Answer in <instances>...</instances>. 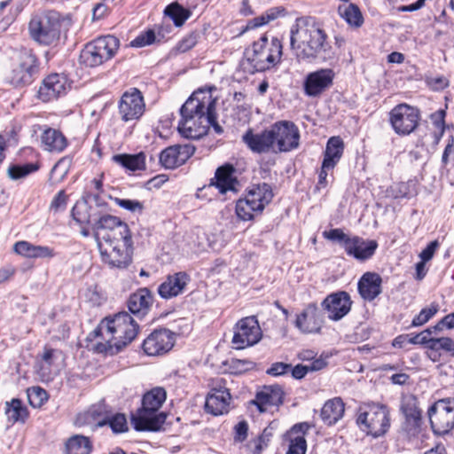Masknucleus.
<instances>
[{"instance_id":"22","label":"nucleus","mask_w":454,"mask_h":454,"mask_svg":"<svg viewBox=\"0 0 454 454\" xmlns=\"http://www.w3.org/2000/svg\"><path fill=\"white\" fill-rule=\"evenodd\" d=\"M190 281L191 278L185 271L169 274L159 286L158 294L162 299L167 300L176 297L184 293Z\"/></svg>"},{"instance_id":"13","label":"nucleus","mask_w":454,"mask_h":454,"mask_svg":"<svg viewBox=\"0 0 454 454\" xmlns=\"http://www.w3.org/2000/svg\"><path fill=\"white\" fill-rule=\"evenodd\" d=\"M400 411L404 417L402 423V431L410 440L416 438L422 430V411L419 408L418 398L414 395H408L402 398Z\"/></svg>"},{"instance_id":"12","label":"nucleus","mask_w":454,"mask_h":454,"mask_svg":"<svg viewBox=\"0 0 454 454\" xmlns=\"http://www.w3.org/2000/svg\"><path fill=\"white\" fill-rule=\"evenodd\" d=\"M231 342L236 349H244L257 344L262 338V331L255 316L241 318L233 328Z\"/></svg>"},{"instance_id":"56","label":"nucleus","mask_w":454,"mask_h":454,"mask_svg":"<svg viewBox=\"0 0 454 454\" xmlns=\"http://www.w3.org/2000/svg\"><path fill=\"white\" fill-rule=\"evenodd\" d=\"M307 450V442L302 435H298L291 439L286 454H305Z\"/></svg>"},{"instance_id":"33","label":"nucleus","mask_w":454,"mask_h":454,"mask_svg":"<svg viewBox=\"0 0 454 454\" xmlns=\"http://www.w3.org/2000/svg\"><path fill=\"white\" fill-rule=\"evenodd\" d=\"M344 411L343 401L340 397H335L325 403L320 416L325 425L332 426L342 418Z\"/></svg>"},{"instance_id":"35","label":"nucleus","mask_w":454,"mask_h":454,"mask_svg":"<svg viewBox=\"0 0 454 454\" xmlns=\"http://www.w3.org/2000/svg\"><path fill=\"white\" fill-rule=\"evenodd\" d=\"M344 143L340 137H332L326 144L324 153V168H335L342 157Z\"/></svg>"},{"instance_id":"54","label":"nucleus","mask_w":454,"mask_h":454,"mask_svg":"<svg viewBox=\"0 0 454 454\" xmlns=\"http://www.w3.org/2000/svg\"><path fill=\"white\" fill-rule=\"evenodd\" d=\"M155 38L156 36L154 31L148 29L147 31L141 33L133 41H131L130 45L132 47H144L153 43L155 42Z\"/></svg>"},{"instance_id":"61","label":"nucleus","mask_w":454,"mask_h":454,"mask_svg":"<svg viewBox=\"0 0 454 454\" xmlns=\"http://www.w3.org/2000/svg\"><path fill=\"white\" fill-rule=\"evenodd\" d=\"M440 247V243L438 240H434V241H431L427 247L426 248H424L420 254H419V258L421 259V261L423 262H428L430 261L433 257H434V254L435 253V251L439 248Z\"/></svg>"},{"instance_id":"41","label":"nucleus","mask_w":454,"mask_h":454,"mask_svg":"<svg viewBox=\"0 0 454 454\" xmlns=\"http://www.w3.org/2000/svg\"><path fill=\"white\" fill-rule=\"evenodd\" d=\"M80 61L86 67H95L102 65L106 60L90 42L82 51L80 54Z\"/></svg>"},{"instance_id":"28","label":"nucleus","mask_w":454,"mask_h":454,"mask_svg":"<svg viewBox=\"0 0 454 454\" xmlns=\"http://www.w3.org/2000/svg\"><path fill=\"white\" fill-rule=\"evenodd\" d=\"M122 221L108 214L100 215L92 224L94 236L99 243H106Z\"/></svg>"},{"instance_id":"60","label":"nucleus","mask_w":454,"mask_h":454,"mask_svg":"<svg viewBox=\"0 0 454 454\" xmlns=\"http://www.w3.org/2000/svg\"><path fill=\"white\" fill-rule=\"evenodd\" d=\"M67 196L65 193V191L61 190L53 198L50 207L51 210H53L55 212L64 210L67 206Z\"/></svg>"},{"instance_id":"57","label":"nucleus","mask_w":454,"mask_h":454,"mask_svg":"<svg viewBox=\"0 0 454 454\" xmlns=\"http://www.w3.org/2000/svg\"><path fill=\"white\" fill-rule=\"evenodd\" d=\"M292 368L291 364L283 362L273 363L270 367L266 370V373L270 376L278 377L286 374Z\"/></svg>"},{"instance_id":"18","label":"nucleus","mask_w":454,"mask_h":454,"mask_svg":"<svg viewBox=\"0 0 454 454\" xmlns=\"http://www.w3.org/2000/svg\"><path fill=\"white\" fill-rule=\"evenodd\" d=\"M195 150V146L191 144L168 146L160 153V162L165 168H176L184 164L194 154Z\"/></svg>"},{"instance_id":"24","label":"nucleus","mask_w":454,"mask_h":454,"mask_svg":"<svg viewBox=\"0 0 454 454\" xmlns=\"http://www.w3.org/2000/svg\"><path fill=\"white\" fill-rule=\"evenodd\" d=\"M67 90L66 78L59 74H52L43 81L38 90V97L43 101L48 102L66 94Z\"/></svg>"},{"instance_id":"7","label":"nucleus","mask_w":454,"mask_h":454,"mask_svg":"<svg viewBox=\"0 0 454 454\" xmlns=\"http://www.w3.org/2000/svg\"><path fill=\"white\" fill-rule=\"evenodd\" d=\"M11 70L6 74L5 80L15 88H23L33 82L39 72V61L29 49H21L12 58Z\"/></svg>"},{"instance_id":"38","label":"nucleus","mask_w":454,"mask_h":454,"mask_svg":"<svg viewBox=\"0 0 454 454\" xmlns=\"http://www.w3.org/2000/svg\"><path fill=\"white\" fill-rule=\"evenodd\" d=\"M225 392L222 390H215V392L207 395L205 402V411L214 416L223 413L226 407Z\"/></svg>"},{"instance_id":"50","label":"nucleus","mask_w":454,"mask_h":454,"mask_svg":"<svg viewBox=\"0 0 454 454\" xmlns=\"http://www.w3.org/2000/svg\"><path fill=\"white\" fill-rule=\"evenodd\" d=\"M442 350L454 356V340L449 337L435 338L432 340V352Z\"/></svg>"},{"instance_id":"5","label":"nucleus","mask_w":454,"mask_h":454,"mask_svg":"<svg viewBox=\"0 0 454 454\" xmlns=\"http://www.w3.org/2000/svg\"><path fill=\"white\" fill-rule=\"evenodd\" d=\"M246 59L240 62V68L247 74L264 72L277 65L282 56V43L273 37L269 42L266 35L254 42L251 50H247Z\"/></svg>"},{"instance_id":"16","label":"nucleus","mask_w":454,"mask_h":454,"mask_svg":"<svg viewBox=\"0 0 454 454\" xmlns=\"http://www.w3.org/2000/svg\"><path fill=\"white\" fill-rule=\"evenodd\" d=\"M174 344V333L167 328H159L144 340L142 348L147 356H161L171 350Z\"/></svg>"},{"instance_id":"49","label":"nucleus","mask_w":454,"mask_h":454,"mask_svg":"<svg viewBox=\"0 0 454 454\" xmlns=\"http://www.w3.org/2000/svg\"><path fill=\"white\" fill-rule=\"evenodd\" d=\"M341 16L349 25L360 27L363 23L361 12L359 8L353 4H350L344 9Z\"/></svg>"},{"instance_id":"6","label":"nucleus","mask_w":454,"mask_h":454,"mask_svg":"<svg viewBox=\"0 0 454 454\" xmlns=\"http://www.w3.org/2000/svg\"><path fill=\"white\" fill-rule=\"evenodd\" d=\"M166 400V391L162 387H154L144 395L142 407L133 416L131 422L137 431H158L167 419V414L159 412Z\"/></svg>"},{"instance_id":"8","label":"nucleus","mask_w":454,"mask_h":454,"mask_svg":"<svg viewBox=\"0 0 454 454\" xmlns=\"http://www.w3.org/2000/svg\"><path fill=\"white\" fill-rule=\"evenodd\" d=\"M356 423L367 434L375 438L384 435L390 427L389 410L384 404H365L359 409Z\"/></svg>"},{"instance_id":"42","label":"nucleus","mask_w":454,"mask_h":454,"mask_svg":"<svg viewBox=\"0 0 454 454\" xmlns=\"http://www.w3.org/2000/svg\"><path fill=\"white\" fill-rule=\"evenodd\" d=\"M164 13L173 20L176 27H181L191 16V12L184 8L178 3H173L168 5Z\"/></svg>"},{"instance_id":"43","label":"nucleus","mask_w":454,"mask_h":454,"mask_svg":"<svg viewBox=\"0 0 454 454\" xmlns=\"http://www.w3.org/2000/svg\"><path fill=\"white\" fill-rule=\"evenodd\" d=\"M39 169L38 163L11 164L7 168V175L12 180L26 177Z\"/></svg>"},{"instance_id":"59","label":"nucleus","mask_w":454,"mask_h":454,"mask_svg":"<svg viewBox=\"0 0 454 454\" xmlns=\"http://www.w3.org/2000/svg\"><path fill=\"white\" fill-rule=\"evenodd\" d=\"M248 433V424L246 420L239 421L234 427V442H243L247 437Z\"/></svg>"},{"instance_id":"23","label":"nucleus","mask_w":454,"mask_h":454,"mask_svg":"<svg viewBox=\"0 0 454 454\" xmlns=\"http://www.w3.org/2000/svg\"><path fill=\"white\" fill-rule=\"evenodd\" d=\"M153 301L152 292L148 288L143 287L129 295L127 306L134 316L141 319L149 313Z\"/></svg>"},{"instance_id":"58","label":"nucleus","mask_w":454,"mask_h":454,"mask_svg":"<svg viewBox=\"0 0 454 454\" xmlns=\"http://www.w3.org/2000/svg\"><path fill=\"white\" fill-rule=\"evenodd\" d=\"M117 205L126 210L130 212H139L142 213L144 209V205L138 200H132L127 199H116L115 200Z\"/></svg>"},{"instance_id":"63","label":"nucleus","mask_w":454,"mask_h":454,"mask_svg":"<svg viewBox=\"0 0 454 454\" xmlns=\"http://www.w3.org/2000/svg\"><path fill=\"white\" fill-rule=\"evenodd\" d=\"M267 15V19L269 22H271L275 20H277L279 17H284L286 15L287 12L285 7L283 6H275L268 9L265 12Z\"/></svg>"},{"instance_id":"62","label":"nucleus","mask_w":454,"mask_h":454,"mask_svg":"<svg viewBox=\"0 0 454 454\" xmlns=\"http://www.w3.org/2000/svg\"><path fill=\"white\" fill-rule=\"evenodd\" d=\"M198 41V35L197 34H190L186 37H184L182 41L179 42L177 45V50L180 52H185L189 50H191Z\"/></svg>"},{"instance_id":"45","label":"nucleus","mask_w":454,"mask_h":454,"mask_svg":"<svg viewBox=\"0 0 454 454\" xmlns=\"http://www.w3.org/2000/svg\"><path fill=\"white\" fill-rule=\"evenodd\" d=\"M71 163L72 159L70 157L61 158L52 168L50 175V179L54 182H59L63 180L68 173Z\"/></svg>"},{"instance_id":"36","label":"nucleus","mask_w":454,"mask_h":454,"mask_svg":"<svg viewBox=\"0 0 454 454\" xmlns=\"http://www.w3.org/2000/svg\"><path fill=\"white\" fill-rule=\"evenodd\" d=\"M90 43L106 61L114 57L120 47L119 39L111 35L98 37L91 41Z\"/></svg>"},{"instance_id":"32","label":"nucleus","mask_w":454,"mask_h":454,"mask_svg":"<svg viewBox=\"0 0 454 454\" xmlns=\"http://www.w3.org/2000/svg\"><path fill=\"white\" fill-rule=\"evenodd\" d=\"M246 198L252 202L258 212L262 213L265 206L272 200L271 186L266 183L259 184L247 192Z\"/></svg>"},{"instance_id":"19","label":"nucleus","mask_w":454,"mask_h":454,"mask_svg":"<svg viewBox=\"0 0 454 454\" xmlns=\"http://www.w3.org/2000/svg\"><path fill=\"white\" fill-rule=\"evenodd\" d=\"M321 305L331 320L338 321L350 311L352 301L347 292L339 291L327 295Z\"/></svg>"},{"instance_id":"2","label":"nucleus","mask_w":454,"mask_h":454,"mask_svg":"<svg viewBox=\"0 0 454 454\" xmlns=\"http://www.w3.org/2000/svg\"><path fill=\"white\" fill-rule=\"evenodd\" d=\"M322 25L310 16L295 20L290 31V44L299 60L333 61L337 59L335 49L327 41Z\"/></svg>"},{"instance_id":"29","label":"nucleus","mask_w":454,"mask_h":454,"mask_svg":"<svg viewBox=\"0 0 454 454\" xmlns=\"http://www.w3.org/2000/svg\"><path fill=\"white\" fill-rule=\"evenodd\" d=\"M381 284L382 278L378 273L365 272L358 281V293L364 300L372 301L381 293Z\"/></svg>"},{"instance_id":"44","label":"nucleus","mask_w":454,"mask_h":454,"mask_svg":"<svg viewBox=\"0 0 454 454\" xmlns=\"http://www.w3.org/2000/svg\"><path fill=\"white\" fill-rule=\"evenodd\" d=\"M236 214L240 220L250 221L254 219L255 214H261V212H258L252 202L245 197L237 201Z\"/></svg>"},{"instance_id":"46","label":"nucleus","mask_w":454,"mask_h":454,"mask_svg":"<svg viewBox=\"0 0 454 454\" xmlns=\"http://www.w3.org/2000/svg\"><path fill=\"white\" fill-rule=\"evenodd\" d=\"M29 404L34 408L41 407L48 399L47 392L40 387H33L27 390Z\"/></svg>"},{"instance_id":"1","label":"nucleus","mask_w":454,"mask_h":454,"mask_svg":"<svg viewBox=\"0 0 454 454\" xmlns=\"http://www.w3.org/2000/svg\"><path fill=\"white\" fill-rule=\"evenodd\" d=\"M215 104L211 88L195 90L180 108V134L186 138L200 139L207 134L210 127L222 134L223 129L216 121Z\"/></svg>"},{"instance_id":"3","label":"nucleus","mask_w":454,"mask_h":454,"mask_svg":"<svg viewBox=\"0 0 454 454\" xmlns=\"http://www.w3.org/2000/svg\"><path fill=\"white\" fill-rule=\"evenodd\" d=\"M139 325L128 312H119L108 320L106 325L97 327L90 336H102L104 341H98L94 350L98 353L117 354L129 344L137 335Z\"/></svg>"},{"instance_id":"37","label":"nucleus","mask_w":454,"mask_h":454,"mask_svg":"<svg viewBox=\"0 0 454 454\" xmlns=\"http://www.w3.org/2000/svg\"><path fill=\"white\" fill-rule=\"evenodd\" d=\"M113 160L130 171L145 169V154L141 152L137 154H116Z\"/></svg>"},{"instance_id":"40","label":"nucleus","mask_w":454,"mask_h":454,"mask_svg":"<svg viewBox=\"0 0 454 454\" xmlns=\"http://www.w3.org/2000/svg\"><path fill=\"white\" fill-rule=\"evenodd\" d=\"M5 413L8 420L12 423H24L28 417V411L22 402L18 398H13L6 403Z\"/></svg>"},{"instance_id":"27","label":"nucleus","mask_w":454,"mask_h":454,"mask_svg":"<svg viewBox=\"0 0 454 454\" xmlns=\"http://www.w3.org/2000/svg\"><path fill=\"white\" fill-rule=\"evenodd\" d=\"M284 402V392L280 386H265L256 393L255 400L253 402L260 412L266 411V406H279Z\"/></svg>"},{"instance_id":"15","label":"nucleus","mask_w":454,"mask_h":454,"mask_svg":"<svg viewBox=\"0 0 454 454\" xmlns=\"http://www.w3.org/2000/svg\"><path fill=\"white\" fill-rule=\"evenodd\" d=\"M118 108L121 119L125 122L140 119L145 109L141 91L133 88L124 92L119 101Z\"/></svg>"},{"instance_id":"17","label":"nucleus","mask_w":454,"mask_h":454,"mask_svg":"<svg viewBox=\"0 0 454 454\" xmlns=\"http://www.w3.org/2000/svg\"><path fill=\"white\" fill-rule=\"evenodd\" d=\"M335 73L331 68H321L307 74L303 82L304 93L318 97L333 84Z\"/></svg>"},{"instance_id":"64","label":"nucleus","mask_w":454,"mask_h":454,"mask_svg":"<svg viewBox=\"0 0 454 454\" xmlns=\"http://www.w3.org/2000/svg\"><path fill=\"white\" fill-rule=\"evenodd\" d=\"M445 116L446 112L445 110H438L434 114L431 115V119L433 121L434 125L436 128L442 129V133L444 131V124H445Z\"/></svg>"},{"instance_id":"10","label":"nucleus","mask_w":454,"mask_h":454,"mask_svg":"<svg viewBox=\"0 0 454 454\" xmlns=\"http://www.w3.org/2000/svg\"><path fill=\"white\" fill-rule=\"evenodd\" d=\"M427 415L435 434H449L454 428V398H443L434 402L429 407Z\"/></svg>"},{"instance_id":"48","label":"nucleus","mask_w":454,"mask_h":454,"mask_svg":"<svg viewBox=\"0 0 454 454\" xmlns=\"http://www.w3.org/2000/svg\"><path fill=\"white\" fill-rule=\"evenodd\" d=\"M438 309L439 305L434 302L432 303L430 307L422 309L420 312L412 319L411 326L416 327L425 325L438 312Z\"/></svg>"},{"instance_id":"39","label":"nucleus","mask_w":454,"mask_h":454,"mask_svg":"<svg viewBox=\"0 0 454 454\" xmlns=\"http://www.w3.org/2000/svg\"><path fill=\"white\" fill-rule=\"evenodd\" d=\"M92 450V443L89 437L75 434L66 442L67 454H90Z\"/></svg>"},{"instance_id":"4","label":"nucleus","mask_w":454,"mask_h":454,"mask_svg":"<svg viewBox=\"0 0 454 454\" xmlns=\"http://www.w3.org/2000/svg\"><path fill=\"white\" fill-rule=\"evenodd\" d=\"M102 262L110 268L127 269L132 262L133 240L129 225L121 222L106 243L98 244Z\"/></svg>"},{"instance_id":"53","label":"nucleus","mask_w":454,"mask_h":454,"mask_svg":"<svg viewBox=\"0 0 454 454\" xmlns=\"http://www.w3.org/2000/svg\"><path fill=\"white\" fill-rule=\"evenodd\" d=\"M432 331L430 328L426 329L425 331L411 337L408 339V342L411 344H420L427 346L432 351V340H434L435 338H430Z\"/></svg>"},{"instance_id":"25","label":"nucleus","mask_w":454,"mask_h":454,"mask_svg":"<svg viewBox=\"0 0 454 454\" xmlns=\"http://www.w3.org/2000/svg\"><path fill=\"white\" fill-rule=\"evenodd\" d=\"M378 247V242L373 239H364L358 236H354L348 240L345 252L348 255L353 256L358 261H366L370 259Z\"/></svg>"},{"instance_id":"9","label":"nucleus","mask_w":454,"mask_h":454,"mask_svg":"<svg viewBox=\"0 0 454 454\" xmlns=\"http://www.w3.org/2000/svg\"><path fill=\"white\" fill-rule=\"evenodd\" d=\"M61 22L55 12H47L32 17L28 24L31 38L43 45L57 43L60 37Z\"/></svg>"},{"instance_id":"20","label":"nucleus","mask_w":454,"mask_h":454,"mask_svg":"<svg viewBox=\"0 0 454 454\" xmlns=\"http://www.w3.org/2000/svg\"><path fill=\"white\" fill-rule=\"evenodd\" d=\"M101 409L100 406L98 408L96 406H93L88 412H86L84 415L79 416L76 420V425L82 426L84 423L82 421V419H93L95 420L94 427H101L106 425H109L111 429L114 434H121L127 432L129 427L127 424L126 417L123 414L117 413L112 417L105 416L101 419H98V416H99Z\"/></svg>"},{"instance_id":"52","label":"nucleus","mask_w":454,"mask_h":454,"mask_svg":"<svg viewBox=\"0 0 454 454\" xmlns=\"http://www.w3.org/2000/svg\"><path fill=\"white\" fill-rule=\"evenodd\" d=\"M323 235L325 239L329 240L339 242L342 246L344 250H346L348 240H350L351 239L346 233H344V231L341 229L339 228L331 229L328 231H324Z\"/></svg>"},{"instance_id":"11","label":"nucleus","mask_w":454,"mask_h":454,"mask_svg":"<svg viewBox=\"0 0 454 454\" xmlns=\"http://www.w3.org/2000/svg\"><path fill=\"white\" fill-rule=\"evenodd\" d=\"M420 120V111L415 106L402 103L389 113V121L395 132L400 136L412 133Z\"/></svg>"},{"instance_id":"21","label":"nucleus","mask_w":454,"mask_h":454,"mask_svg":"<svg viewBox=\"0 0 454 454\" xmlns=\"http://www.w3.org/2000/svg\"><path fill=\"white\" fill-rule=\"evenodd\" d=\"M323 324V315L316 303H309L294 322L297 327L303 333H317L320 332Z\"/></svg>"},{"instance_id":"30","label":"nucleus","mask_w":454,"mask_h":454,"mask_svg":"<svg viewBox=\"0 0 454 454\" xmlns=\"http://www.w3.org/2000/svg\"><path fill=\"white\" fill-rule=\"evenodd\" d=\"M213 188L216 189L219 194L223 195L227 193V162L216 168L215 176L210 178L207 184L198 188L196 197L198 199H208L210 200L208 192Z\"/></svg>"},{"instance_id":"31","label":"nucleus","mask_w":454,"mask_h":454,"mask_svg":"<svg viewBox=\"0 0 454 454\" xmlns=\"http://www.w3.org/2000/svg\"><path fill=\"white\" fill-rule=\"evenodd\" d=\"M41 143L45 151L61 153L67 146V139L63 133L56 129L48 128L41 135Z\"/></svg>"},{"instance_id":"51","label":"nucleus","mask_w":454,"mask_h":454,"mask_svg":"<svg viewBox=\"0 0 454 454\" xmlns=\"http://www.w3.org/2000/svg\"><path fill=\"white\" fill-rule=\"evenodd\" d=\"M254 366V363L248 359L231 358L229 362V373L239 374L248 371Z\"/></svg>"},{"instance_id":"26","label":"nucleus","mask_w":454,"mask_h":454,"mask_svg":"<svg viewBox=\"0 0 454 454\" xmlns=\"http://www.w3.org/2000/svg\"><path fill=\"white\" fill-rule=\"evenodd\" d=\"M242 139L247 147L256 153H268L274 145L270 128L257 134L253 133L252 129H249L243 135Z\"/></svg>"},{"instance_id":"14","label":"nucleus","mask_w":454,"mask_h":454,"mask_svg":"<svg viewBox=\"0 0 454 454\" xmlns=\"http://www.w3.org/2000/svg\"><path fill=\"white\" fill-rule=\"evenodd\" d=\"M274 144L279 152H290L299 146L300 132L290 121H278L270 126Z\"/></svg>"},{"instance_id":"34","label":"nucleus","mask_w":454,"mask_h":454,"mask_svg":"<svg viewBox=\"0 0 454 454\" xmlns=\"http://www.w3.org/2000/svg\"><path fill=\"white\" fill-rule=\"evenodd\" d=\"M18 254L28 258H51L55 255L53 249L44 246H35L27 241H18L13 246Z\"/></svg>"},{"instance_id":"47","label":"nucleus","mask_w":454,"mask_h":454,"mask_svg":"<svg viewBox=\"0 0 454 454\" xmlns=\"http://www.w3.org/2000/svg\"><path fill=\"white\" fill-rule=\"evenodd\" d=\"M71 215L73 219L79 224H87L90 223V215L87 202H76L72 208Z\"/></svg>"},{"instance_id":"55","label":"nucleus","mask_w":454,"mask_h":454,"mask_svg":"<svg viewBox=\"0 0 454 454\" xmlns=\"http://www.w3.org/2000/svg\"><path fill=\"white\" fill-rule=\"evenodd\" d=\"M241 173L237 174V170L231 164H229V192H238L243 187V178Z\"/></svg>"}]
</instances>
